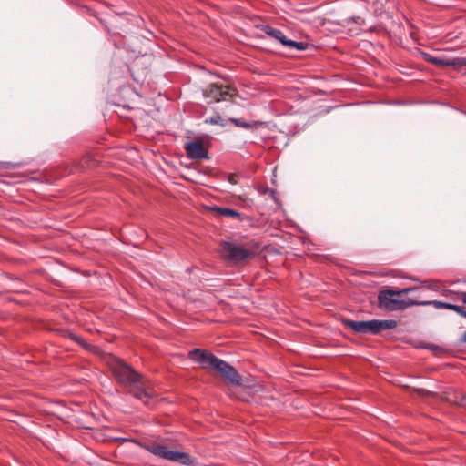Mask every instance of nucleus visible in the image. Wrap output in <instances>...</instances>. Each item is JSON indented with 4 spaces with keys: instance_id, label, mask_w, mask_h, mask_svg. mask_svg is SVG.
Instances as JSON below:
<instances>
[{
    "instance_id": "16",
    "label": "nucleus",
    "mask_w": 466,
    "mask_h": 466,
    "mask_svg": "<svg viewBox=\"0 0 466 466\" xmlns=\"http://www.w3.org/2000/svg\"><path fill=\"white\" fill-rule=\"evenodd\" d=\"M457 297L460 300L466 304V292H459L457 293Z\"/></svg>"
},
{
    "instance_id": "4",
    "label": "nucleus",
    "mask_w": 466,
    "mask_h": 466,
    "mask_svg": "<svg viewBox=\"0 0 466 466\" xmlns=\"http://www.w3.org/2000/svg\"><path fill=\"white\" fill-rule=\"evenodd\" d=\"M344 325L359 334L377 335L381 330L395 329L397 322L393 319H371L367 321L345 320Z\"/></svg>"
},
{
    "instance_id": "14",
    "label": "nucleus",
    "mask_w": 466,
    "mask_h": 466,
    "mask_svg": "<svg viewBox=\"0 0 466 466\" xmlns=\"http://www.w3.org/2000/svg\"><path fill=\"white\" fill-rule=\"evenodd\" d=\"M229 121L231 123H233L235 126L239 127H243V128H247V129L251 127V125L249 123H248L242 119H239V118L232 117V118H229Z\"/></svg>"
},
{
    "instance_id": "1",
    "label": "nucleus",
    "mask_w": 466,
    "mask_h": 466,
    "mask_svg": "<svg viewBox=\"0 0 466 466\" xmlns=\"http://www.w3.org/2000/svg\"><path fill=\"white\" fill-rule=\"evenodd\" d=\"M115 378L123 386L129 387L132 394L141 400L146 405H149L156 397L155 393L146 386V380L141 374L122 360H115L111 365Z\"/></svg>"
},
{
    "instance_id": "2",
    "label": "nucleus",
    "mask_w": 466,
    "mask_h": 466,
    "mask_svg": "<svg viewBox=\"0 0 466 466\" xmlns=\"http://www.w3.org/2000/svg\"><path fill=\"white\" fill-rule=\"evenodd\" d=\"M189 357L196 362L214 369L232 384L239 385L242 381L241 376L231 365L211 353L200 349H195L189 352Z\"/></svg>"
},
{
    "instance_id": "17",
    "label": "nucleus",
    "mask_w": 466,
    "mask_h": 466,
    "mask_svg": "<svg viewBox=\"0 0 466 466\" xmlns=\"http://www.w3.org/2000/svg\"><path fill=\"white\" fill-rule=\"evenodd\" d=\"M461 341L466 343V331L462 335Z\"/></svg>"
},
{
    "instance_id": "11",
    "label": "nucleus",
    "mask_w": 466,
    "mask_h": 466,
    "mask_svg": "<svg viewBox=\"0 0 466 466\" xmlns=\"http://www.w3.org/2000/svg\"><path fill=\"white\" fill-rule=\"evenodd\" d=\"M429 302H430L429 304H434L435 307L438 309H447L453 310V311L457 312L460 316L466 319V310L461 306L451 304V303H447V302L437 301V300L429 301Z\"/></svg>"
},
{
    "instance_id": "5",
    "label": "nucleus",
    "mask_w": 466,
    "mask_h": 466,
    "mask_svg": "<svg viewBox=\"0 0 466 466\" xmlns=\"http://www.w3.org/2000/svg\"><path fill=\"white\" fill-rule=\"evenodd\" d=\"M413 290V289H402L399 291L394 290H383L380 291L378 297L379 304L380 308H383L387 310H401L409 306L412 305H428L430 302L424 301H405L399 299L397 297L401 294H407L409 291Z\"/></svg>"
},
{
    "instance_id": "6",
    "label": "nucleus",
    "mask_w": 466,
    "mask_h": 466,
    "mask_svg": "<svg viewBox=\"0 0 466 466\" xmlns=\"http://www.w3.org/2000/svg\"><path fill=\"white\" fill-rule=\"evenodd\" d=\"M153 455L170 461L179 462L183 465H194V459L189 453L168 450L161 444H145L142 446Z\"/></svg>"
},
{
    "instance_id": "13",
    "label": "nucleus",
    "mask_w": 466,
    "mask_h": 466,
    "mask_svg": "<svg viewBox=\"0 0 466 466\" xmlns=\"http://www.w3.org/2000/svg\"><path fill=\"white\" fill-rule=\"evenodd\" d=\"M204 123L207 125L219 126L225 127L227 124V120L224 119L219 114H214L207 118H205Z\"/></svg>"
},
{
    "instance_id": "12",
    "label": "nucleus",
    "mask_w": 466,
    "mask_h": 466,
    "mask_svg": "<svg viewBox=\"0 0 466 466\" xmlns=\"http://www.w3.org/2000/svg\"><path fill=\"white\" fill-rule=\"evenodd\" d=\"M212 210H214L220 216L231 217V218H238L239 220H241L243 218L241 213H239L234 209L228 208H222V207L215 206L212 208Z\"/></svg>"
},
{
    "instance_id": "10",
    "label": "nucleus",
    "mask_w": 466,
    "mask_h": 466,
    "mask_svg": "<svg viewBox=\"0 0 466 466\" xmlns=\"http://www.w3.org/2000/svg\"><path fill=\"white\" fill-rule=\"evenodd\" d=\"M421 56L425 61L439 66H466V58L463 57L443 59L433 56L432 55L425 52L421 53Z\"/></svg>"
},
{
    "instance_id": "7",
    "label": "nucleus",
    "mask_w": 466,
    "mask_h": 466,
    "mask_svg": "<svg viewBox=\"0 0 466 466\" xmlns=\"http://www.w3.org/2000/svg\"><path fill=\"white\" fill-rule=\"evenodd\" d=\"M235 94V88L218 84H210L203 90L204 96L210 98L211 102L226 101L233 97Z\"/></svg>"
},
{
    "instance_id": "9",
    "label": "nucleus",
    "mask_w": 466,
    "mask_h": 466,
    "mask_svg": "<svg viewBox=\"0 0 466 466\" xmlns=\"http://www.w3.org/2000/svg\"><path fill=\"white\" fill-rule=\"evenodd\" d=\"M184 149L190 159L208 158V149L205 147L201 139L187 142L184 146Z\"/></svg>"
},
{
    "instance_id": "8",
    "label": "nucleus",
    "mask_w": 466,
    "mask_h": 466,
    "mask_svg": "<svg viewBox=\"0 0 466 466\" xmlns=\"http://www.w3.org/2000/svg\"><path fill=\"white\" fill-rule=\"evenodd\" d=\"M263 31L270 38L279 41L280 44H282L284 46H286L289 49H297V50L306 49V44H304L303 42H296L293 40L287 39L284 33L279 29L273 28L271 26L267 25L264 27Z\"/></svg>"
},
{
    "instance_id": "15",
    "label": "nucleus",
    "mask_w": 466,
    "mask_h": 466,
    "mask_svg": "<svg viewBox=\"0 0 466 466\" xmlns=\"http://www.w3.org/2000/svg\"><path fill=\"white\" fill-rule=\"evenodd\" d=\"M227 180L232 185H237L238 176L236 174H228L227 175Z\"/></svg>"
},
{
    "instance_id": "3",
    "label": "nucleus",
    "mask_w": 466,
    "mask_h": 466,
    "mask_svg": "<svg viewBox=\"0 0 466 466\" xmlns=\"http://www.w3.org/2000/svg\"><path fill=\"white\" fill-rule=\"evenodd\" d=\"M258 253L255 244L247 243L238 245L230 241H224L220 246L221 257L233 264L244 263Z\"/></svg>"
}]
</instances>
